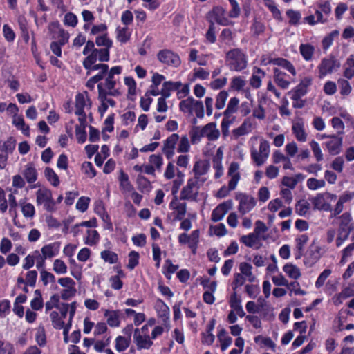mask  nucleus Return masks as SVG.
<instances>
[{"label": "nucleus", "mask_w": 354, "mask_h": 354, "mask_svg": "<svg viewBox=\"0 0 354 354\" xmlns=\"http://www.w3.org/2000/svg\"><path fill=\"white\" fill-rule=\"evenodd\" d=\"M15 146L16 140L13 137H9L2 145H0V169L6 168L8 154L13 152Z\"/></svg>", "instance_id": "423d86ee"}, {"label": "nucleus", "mask_w": 354, "mask_h": 354, "mask_svg": "<svg viewBox=\"0 0 354 354\" xmlns=\"http://www.w3.org/2000/svg\"><path fill=\"white\" fill-rule=\"evenodd\" d=\"M158 59L162 64L177 67L180 64V59L177 54L170 50H160L157 54Z\"/></svg>", "instance_id": "9b49d317"}, {"label": "nucleus", "mask_w": 354, "mask_h": 354, "mask_svg": "<svg viewBox=\"0 0 354 354\" xmlns=\"http://www.w3.org/2000/svg\"><path fill=\"white\" fill-rule=\"evenodd\" d=\"M86 105L91 106V101L88 98V93L85 91L84 93H77L75 96V107H85Z\"/></svg>", "instance_id": "4c0bfd02"}, {"label": "nucleus", "mask_w": 354, "mask_h": 354, "mask_svg": "<svg viewBox=\"0 0 354 354\" xmlns=\"http://www.w3.org/2000/svg\"><path fill=\"white\" fill-rule=\"evenodd\" d=\"M338 35L339 31L337 30H334L330 33L324 37L322 41L323 49H328L332 46L334 41V38L335 37H337Z\"/></svg>", "instance_id": "37998d69"}, {"label": "nucleus", "mask_w": 354, "mask_h": 354, "mask_svg": "<svg viewBox=\"0 0 354 354\" xmlns=\"http://www.w3.org/2000/svg\"><path fill=\"white\" fill-rule=\"evenodd\" d=\"M15 348L13 344L8 342L0 340V354H14Z\"/></svg>", "instance_id": "e2e57ef3"}, {"label": "nucleus", "mask_w": 354, "mask_h": 354, "mask_svg": "<svg viewBox=\"0 0 354 354\" xmlns=\"http://www.w3.org/2000/svg\"><path fill=\"white\" fill-rule=\"evenodd\" d=\"M82 53L86 57L91 55L100 57V54H102L103 58L105 57V55H108L106 51L98 50V48L95 47V43L91 40H88L86 42Z\"/></svg>", "instance_id": "b1692460"}, {"label": "nucleus", "mask_w": 354, "mask_h": 354, "mask_svg": "<svg viewBox=\"0 0 354 354\" xmlns=\"http://www.w3.org/2000/svg\"><path fill=\"white\" fill-rule=\"evenodd\" d=\"M217 337L221 342L222 351H225L232 344V338L227 335V331L223 328L219 330Z\"/></svg>", "instance_id": "473e14b6"}, {"label": "nucleus", "mask_w": 354, "mask_h": 354, "mask_svg": "<svg viewBox=\"0 0 354 354\" xmlns=\"http://www.w3.org/2000/svg\"><path fill=\"white\" fill-rule=\"evenodd\" d=\"M104 316L107 318V324L111 327H118L120 324V311L106 310Z\"/></svg>", "instance_id": "cd10ccee"}, {"label": "nucleus", "mask_w": 354, "mask_h": 354, "mask_svg": "<svg viewBox=\"0 0 354 354\" xmlns=\"http://www.w3.org/2000/svg\"><path fill=\"white\" fill-rule=\"evenodd\" d=\"M312 77L307 76L301 79L299 83L292 88L288 95L291 100H299L305 96L308 92V88L312 85Z\"/></svg>", "instance_id": "39448f33"}, {"label": "nucleus", "mask_w": 354, "mask_h": 354, "mask_svg": "<svg viewBox=\"0 0 354 354\" xmlns=\"http://www.w3.org/2000/svg\"><path fill=\"white\" fill-rule=\"evenodd\" d=\"M273 80L281 89H287L291 84L290 75L278 68H273Z\"/></svg>", "instance_id": "dca6fc26"}, {"label": "nucleus", "mask_w": 354, "mask_h": 354, "mask_svg": "<svg viewBox=\"0 0 354 354\" xmlns=\"http://www.w3.org/2000/svg\"><path fill=\"white\" fill-rule=\"evenodd\" d=\"M331 274V270L330 269H325L317 277L316 281H315V287L317 288H321L325 283V281L326 279L330 276Z\"/></svg>", "instance_id": "338daca9"}, {"label": "nucleus", "mask_w": 354, "mask_h": 354, "mask_svg": "<svg viewBox=\"0 0 354 354\" xmlns=\"http://www.w3.org/2000/svg\"><path fill=\"white\" fill-rule=\"evenodd\" d=\"M342 142V137L339 135L333 134L330 140L326 142L325 144L330 154L337 155L341 151Z\"/></svg>", "instance_id": "6ab92c4d"}, {"label": "nucleus", "mask_w": 354, "mask_h": 354, "mask_svg": "<svg viewBox=\"0 0 354 354\" xmlns=\"http://www.w3.org/2000/svg\"><path fill=\"white\" fill-rule=\"evenodd\" d=\"M321 248L311 244L304 255V263L309 267L315 265L321 258Z\"/></svg>", "instance_id": "ddd939ff"}, {"label": "nucleus", "mask_w": 354, "mask_h": 354, "mask_svg": "<svg viewBox=\"0 0 354 354\" xmlns=\"http://www.w3.org/2000/svg\"><path fill=\"white\" fill-rule=\"evenodd\" d=\"M340 67L339 62L333 56L324 58L318 66L319 77L323 78L327 74L331 73Z\"/></svg>", "instance_id": "0eeeda50"}, {"label": "nucleus", "mask_w": 354, "mask_h": 354, "mask_svg": "<svg viewBox=\"0 0 354 354\" xmlns=\"http://www.w3.org/2000/svg\"><path fill=\"white\" fill-rule=\"evenodd\" d=\"M98 90V100H100L101 104L98 107V111L101 114V116L104 115V113L107 111L109 105L106 102V97L110 96L108 93L105 92L102 88L101 85H97Z\"/></svg>", "instance_id": "c756f323"}, {"label": "nucleus", "mask_w": 354, "mask_h": 354, "mask_svg": "<svg viewBox=\"0 0 354 354\" xmlns=\"http://www.w3.org/2000/svg\"><path fill=\"white\" fill-rule=\"evenodd\" d=\"M258 137L252 136L248 143L250 145L251 158L256 166L260 167L266 162L269 157L270 144L268 141L261 138L259 143V150L258 151L255 147L258 145Z\"/></svg>", "instance_id": "f03ea898"}, {"label": "nucleus", "mask_w": 354, "mask_h": 354, "mask_svg": "<svg viewBox=\"0 0 354 354\" xmlns=\"http://www.w3.org/2000/svg\"><path fill=\"white\" fill-rule=\"evenodd\" d=\"M50 317L52 321L53 326L55 329H62L64 326L63 319L59 317V313L57 311H52L50 314Z\"/></svg>", "instance_id": "09e8293b"}, {"label": "nucleus", "mask_w": 354, "mask_h": 354, "mask_svg": "<svg viewBox=\"0 0 354 354\" xmlns=\"http://www.w3.org/2000/svg\"><path fill=\"white\" fill-rule=\"evenodd\" d=\"M338 84L340 89L339 93L342 95L346 96L351 93L352 88L348 80L340 79L338 80Z\"/></svg>", "instance_id": "864d4df0"}, {"label": "nucleus", "mask_w": 354, "mask_h": 354, "mask_svg": "<svg viewBox=\"0 0 354 354\" xmlns=\"http://www.w3.org/2000/svg\"><path fill=\"white\" fill-rule=\"evenodd\" d=\"M101 258L110 264L117 263L118 260V254L111 250H103L100 254Z\"/></svg>", "instance_id": "c03bdc74"}, {"label": "nucleus", "mask_w": 354, "mask_h": 354, "mask_svg": "<svg viewBox=\"0 0 354 354\" xmlns=\"http://www.w3.org/2000/svg\"><path fill=\"white\" fill-rule=\"evenodd\" d=\"M131 37V33L128 32L127 27H118L116 28V38L122 44L127 43Z\"/></svg>", "instance_id": "ea45409f"}, {"label": "nucleus", "mask_w": 354, "mask_h": 354, "mask_svg": "<svg viewBox=\"0 0 354 354\" xmlns=\"http://www.w3.org/2000/svg\"><path fill=\"white\" fill-rule=\"evenodd\" d=\"M122 71V67L120 66H116L112 67L110 70H108V73L106 75L104 82L99 83L97 85H101L102 88L110 96L117 97L120 95V92L118 89L115 88L117 79L115 75H119Z\"/></svg>", "instance_id": "7ed1b4c3"}, {"label": "nucleus", "mask_w": 354, "mask_h": 354, "mask_svg": "<svg viewBox=\"0 0 354 354\" xmlns=\"http://www.w3.org/2000/svg\"><path fill=\"white\" fill-rule=\"evenodd\" d=\"M26 180L30 183H34L37 179V171L35 169L33 163L29 162L25 166V169L22 171Z\"/></svg>", "instance_id": "393cba45"}, {"label": "nucleus", "mask_w": 354, "mask_h": 354, "mask_svg": "<svg viewBox=\"0 0 354 354\" xmlns=\"http://www.w3.org/2000/svg\"><path fill=\"white\" fill-rule=\"evenodd\" d=\"M286 14L289 19L288 23L290 26H297L300 24L301 15L299 11L288 9L286 10Z\"/></svg>", "instance_id": "f704fd0d"}, {"label": "nucleus", "mask_w": 354, "mask_h": 354, "mask_svg": "<svg viewBox=\"0 0 354 354\" xmlns=\"http://www.w3.org/2000/svg\"><path fill=\"white\" fill-rule=\"evenodd\" d=\"M239 166L236 162H232L228 169V175L231 177L229 181L230 189H234L237 183L240 178L239 174L238 172Z\"/></svg>", "instance_id": "5701e85b"}, {"label": "nucleus", "mask_w": 354, "mask_h": 354, "mask_svg": "<svg viewBox=\"0 0 354 354\" xmlns=\"http://www.w3.org/2000/svg\"><path fill=\"white\" fill-rule=\"evenodd\" d=\"M245 245L259 249L261 245L259 236L254 233L245 235Z\"/></svg>", "instance_id": "c9c22d12"}, {"label": "nucleus", "mask_w": 354, "mask_h": 354, "mask_svg": "<svg viewBox=\"0 0 354 354\" xmlns=\"http://www.w3.org/2000/svg\"><path fill=\"white\" fill-rule=\"evenodd\" d=\"M250 31L254 37H257L265 31V26L262 22L254 19Z\"/></svg>", "instance_id": "de8ad7c7"}, {"label": "nucleus", "mask_w": 354, "mask_h": 354, "mask_svg": "<svg viewBox=\"0 0 354 354\" xmlns=\"http://www.w3.org/2000/svg\"><path fill=\"white\" fill-rule=\"evenodd\" d=\"M176 87H174V84L172 82L168 81L165 82L162 85V88L160 91V94L162 95V97L168 98L171 93V91H176Z\"/></svg>", "instance_id": "13d9d810"}, {"label": "nucleus", "mask_w": 354, "mask_h": 354, "mask_svg": "<svg viewBox=\"0 0 354 354\" xmlns=\"http://www.w3.org/2000/svg\"><path fill=\"white\" fill-rule=\"evenodd\" d=\"M195 100L192 97H189L185 100H182L179 104V109L183 112H189L192 113V108Z\"/></svg>", "instance_id": "79ce46f5"}, {"label": "nucleus", "mask_w": 354, "mask_h": 354, "mask_svg": "<svg viewBox=\"0 0 354 354\" xmlns=\"http://www.w3.org/2000/svg\"><path fill=\"white\" fill-rule=\"evenodd\" d=\"M239 102V100L236 97H232L230 99L227 104V107L224 111L225 116L229 117L230 114L236 111Z\"/></svg>", "instance_id": "5fc2aeb1"}, {"label": "nucleus", "mask_w": 354, "mask_h": 354, "mask_svg": "<svg viewBox=\"0 0 354 354\" xmlns=\"http://www.w3.org/2000/svg\"><path fill=\"white\" fill-rule=\"evenodd\" d=\"M77 16L73 12H67L64 16V24L66 26L75 27L77 24Z\"/></svg>", "instance_id": "0e129e2a"}, {"label": "nucleus", "mask_w": 354, "mask_h": 354, "mask_svg": "<svg viewBox=\"0 0 354 354\" xmlns=\"http://www.w3.org/2000/svg\"><path fill=\"white\" fill-rule=\"evenodd\" d=\"M44 176L53 186L57 187L59 185V177L53 169L46 167L44 170Z\"/></svg>", "instance_id": "a19ab883"}, {"label": "nucleus", "mask_w": 354, "mask_h": 354, "mask_svg": "<svg viewBox=\"0 0 354 354\" xmlns=\"http://www.w3.org/2000/svg\"><path fill=\"white\" fill-rule=\"evenodd\" d=\"M137 184L138 186V189L144 192L145 191H149L151 188V183L148 179L142 175H138L137 177Z\"/></svg>", "instance_id": "8fccbe9b"}, {"label": "nucleus", "mask_w": 354, "mask_h": 354, "mask_svg": "<svg viewBox=\"0 0 354 354\" xmlns=\"http://www.w3.org/2000/svg\"><path fill=\"white\" fill-rule=\"evenodd\" d=\"M36 196L37 204L42 205L52 198V192L48 189H39L36 193Z\"/></svg>", "instance_id": "72a5a7b5"}, {"label": "nucleus", "mask_w": 354, "mask_h": 354, "mask_svg": "<svg viewBox=\"0 0 354 354\" xmlns=\"http://www.w3.org/2000/svg\"><path fill=\"white\" fill-rule=\"evenodd\" d=\"M299 51L302 57L306 61H310L313 58L315 47L310 44H301L299 46Z\"/></svg>", "instance_id": "2f4dec72"}, {"label": "nucleus", "mask_w": 354, "mask_h": 354, "mask_svg": "<svg viewBox=\"0 0 354 354\" xmlns=\"http://www.w3.org/2000/svg\"><path fill=\"white\" fill-rule=\"evenodd\" d=\"M232 206V201H227L218 205L212 213V220L214 222L221 221Z\"/></svg>", "instance_id": "412c9836"}, {"label": "nucleus", "mask_w": 354, "mask_h": 354, "mask_svg": "<svg viewBox=\"0 0 354 354\" xmlns=\"http://www.w3.org/2000/svg\"><path fill=\"white\" fill-rule=\"evenodd\" d=\"M21 205V212L24 217L32 218L35 214V207L31 203H25Z\"/></svg>", "instance_id": "6e6d98bb"}, {"label": "nucleus", "mask_w": 354, "mask_h": 354, "mask_svg": "<svg viewBox=\"0 0 354 354\" xmlns=\"http://www.w3.org/2000/svg\"><path fill=\"white\" fill-rule=\"evenodd\" d=\"M98 60V56H88L86 57L82 62V65L84 68L87 71L86 75H89L91 73L95 71H100L102 68L104 70L107 68V64L104 63L96 64Z\"/></svg>", "instance_id": "4468645a"}, {"label": "nucleus", "mask_w": 354, "mask_h": 354, "mask_svg": "<svg viewBox=\"0 0 354 354\" xmlns=\"http://www.w3.org/2000/svg\"><path fill=\"white\" fill-rule=\"evenodd\" d=\"M60 245V242L58 241L45 245L41 249V254L44 256V258H53L59 253Z\"/></svg>", "instance_id": "4be33fe9"}, {"label": "nucleus", "mask_w": 354, "mask_h": 354, "mask_svg": "<svg viewBox=\"0 0 354 354\" xmlns=\"http://www.w3.org/2000/svg\"><path fill=\"white\" fill-rule=\"evenodd\" d=\"M223 155V149H222L221 147H219L216 150V153L214 155V156L213 158V160H212V162H213V168L214 169H222V167H223V166H222Z\"/></svg>", "instance_id": "603ef678"}, {"label": "nucleus", "mask_w": 354, "mask_h": 354, "mask_svg": "<svg viewBox=\"0 0 354 354\" xmlns=\"http://www.w3.org/2000/svg\"><path fill=\"white\" fill-rule=\"evenodd\" d=\"M239 273L234 275V280L232 283V293L229 299V305L231 308L227 316V322L234 324L237 320V317H243V310L242 308V295L243 290V263L239 264Z\"/></svg>", "instance_id": "f257e3e1"}, {"label": "nucleus", "mask_w": 354, "mask_h": 354, "mask_svg": "<svg viewBox=\"0 0 354 354\" xmlns=\"http://www.w3.org/2000/svg\"><path fill=\"white\" fill-rule=\"evenodd\" d=\"M190 148L189 142L187 137L186 136H183L179 142L177 148L178 153H186L189 151Z\"/></svg>", "instance_id": "774afa93"}, {"label": "nucleus", "mask_w": 354, "mask_h": 354, "mask_svg": "<svg viewBox=\"0 0 354 354\" xmlns=\"http://www.w3.org/2000/svg\"><path fill=\"white\" fill-rule=\"evenodd\" d=\"M207 18L209 21H215L222 26H227L229 24V20L225 16V10L221 6L214 7L210 12H208Z\"/></svg>", "instance_id": "f8f14e48"}, {"label": "nucleus", "mask_w": 354, "mask_h": 354, "mask_svg": "<svg viewBox=\"0 0 354 354\" xmlns=\"http://www.w3.org/2000/svg\"><path fill=\"white\" fill-rule=\"evenodd\" d=\"M265 75V72L259 68L254 67L253 69L252 75L250 80V85L254 88H258L261 85V79Z\"/></svg>", "instance_id": "c85d7f7f"}, {"label": "nucleus", "mask_w": 354, "mask_h": 354, "mask_svg": "<svg viewBox=\"0 0 354 354\" xmlns=\"http://www.w3.org/2000/svg\"><path fill=\"white\" fill-rule=\"evenodd\" d=\"M17 23L21 31V36L25 43H28L30 39L29 28L27 19L24 15H19L17 17Z\"/></svg>", "instance_id": "a878e982"}, {"label": "nucleus", "mask_w": 354, "mask_h": 354, "mask_svg": "<svg viewBox=\"0 0 354 354\" xmlns=\"http://www.w3.org/2000/svg\"><path fill=\"white\" fill-rule=\"evenodd\" d=\"M324 186L325 181L324 180H318L314 178L307 180V187L311 190H316Z\"/></svg>", "instance_id": "bf43d9fd"}, {"label": "nucleus", "mask_w": 354, "mask_h": 354, "mask_svg": "<svg viewBox=\"0 0 354 354\" xmlns=\"http://www.w3.org/2000/svg\"><path fill=\"white\" fill-rule=\"evenodd\" d=\"M178 140L179 136L177 133H173L164 141L162 150L167 159L169 160L174 156V149Z\"/></svg>", "instance_id": "f3484780"}, {"label": "nucleus", "mask_w": 354, "mask_h": 354, "mask_svg": "<svg viewBox=\"0 0 354 354\" xmlns=\"http://www.w3.org/2000/svg\"><path fill=\"white\" fill-rule=\"evenodd\" d=\"M139 262V254L136 251H131L129 254V263L127 268L130 270H133L138 264Z\"/></svg>", "instance_id": "69168bd1"}, {"label": "nucleus", "mask_w": 354, "mask_h": 354, "mask_svg": "<svg viewBox=\"0 0 354 354\" xmlns=\"http://www.w3.org/2000/svg\"><path fill=\"white\" fill-rule=\"evenodd\" d=\"M129 343L130 339L123 336H118L115 339V349L118 352H122L129 346Z\"/></svg>", "instance_id": "a18cd8bd"}, {"label": "nucleus", "mask_w": 354, "mask_h": 354, "mask_svg": "<svg viewBox=\"0 0 354 354\" xmlns=\"http://www.w3.org/2000/svg\"><path fill=\"white\" fill-rule=\"evenodd\" d=\"M292 130L298 141L305 142L306 140V133L302 124L299 123L293 124Z\"/></svg>", "instance_id": "58836bf2"}, {"label": "nucleus", "mask_w": 354, "mask_h": 354, "mask_svg": "<svg viewBox=\"0 0 354 354\" xmlns=\"http://www.w3.org/2000/svg\"><path fill=\"white\" fill-rule=\"evenodd\" d=\"M209 168L208 162L205 161L199 160L194 163L193 167V172L194 174V179H197L200 182V185H202L205 181V178H201V176L205 174Z\"/></svg>", "instance_id": "aec40b11"}, {"label": "nucleus", "mask_w": 354, "mask_h": 354, "mask_svg": "<svg viewBox=\"0 0 354 354\" xmlns=\"http://www.w3.org/2000/svg\"><path fill=\"white\" fill-rule=\"evenodd\" d=\"M133 339L138 350L149 349L153 345L149 335H142L138 328L134 330Z\"/></svg>", "instance_id": "a211bd4d"}, {"label": "nucleus", "mask_w": 354, "mask_h": 354, "mask_svg": "<svg viewBox=\"0 0 354 354\" xmlns=\"http://www.w3.org/2000/svg\"><path fill=\"white\" fill-rule=\"evenodd\" d=\"M53 270L58 274H63L67 272V266L61 259H55L53 263Z\"/></svg>", "instance_id": "4d7b16f0"}, {"label": "nucleus", "mask_w": 354, "mask_h": 354, "mask_svg": "<svg viewBox=\"0 0 354 354\" xmlns=\"http://www.w3.org/2000/svg\"><path fill=\"white\" fill-rule=\"evenodd\" d=\"M59 296L57 294L53 295L50 300L46 301L45 304L46 312L52 310L53 308H59Z\"/></svg>", "instance_id": "3c124183"}, {"label": "nucleus", "mask_w": 354, "mask_h": 354, "mask_svg": "<svg viewBox=\"0 0 354 354\" xmlns=\"http://www.w3.org/2000/svg\"><path fill=\"white\" fill-rule=\"evenodd\" d=\"M87 236L85 240V243L88 245H95L100 240V234L97 230H87Z\"/></svg>", "instance_id": "49530a36"}, {"label": "nucleus", "mask_w": 354, "mask_h": 354, "mask_svg": "<svg viewBox=\"0 0 354 354\" xmlns=\"http://www.w3.org/2000/svg\"><path fill=\"white\" fill-rule=\"evenodd\" d=\"M95 44L97 46L102 47V48L98 49V50H105L108 53V55H105V57L104 58L102 56V54H100L98 61L100 62H108L110 59V48L113 45L112 40L108 37L106 33H104L102 35L96 37Z\"/></svg>", "instance_id": "9d476101"}, {"label": "nucleus", "mask_w": 354, "mask_h": 354, "mask_svg": "<svg viewBox=\"0 0 354 354\" xmlns=\"http://www.w3.org/2000/svg\"><path fill=\"white\" fill-rule=\"evenodd\" d=\"M199 183L197 179H189L187 185L180 192V199L196 201L198 193Z\"/></svg>", "instance_id": "6e6552de"}, {"label": "nucleus", "mask_w": 354, "mask_h": 354, "mask_svg": "<svg viewBox=\"0 0 354 354\" xmlns=\"http://www.w3.org/2000/svg\"><path fill=\"white\" fill-rule=\"evenodd\" d=\"M340 223L337 230L336 246L340 247L348 239L350 233L354 229V223L349 212H344L339 216Z\"/></svg>", "instance_id": "20e7f679"}, {"label": "nucleus", "mask_w": 354, "mask_h": 354, "mask_svg": "<svg viewBox=\"0 0 354 354\" xmlns=\"http://www.w3.org/2000/svg\"><path fill=\"white\" fill-rule=\"evenodd\" d=\"M40 277L44 286L55 281V275L44 269L40 271Z\"/></svg>", "instance_id": "680f3d73"}, {"label": "nucleus", "mask_w": 354, "mask_h": 354, "mask_svg": "<svg viewBox=\"0 0 354 354\" xmlns=\"http://www.w3.org/2000/svg\"><path fill=\"white\" fill-rule=\"evenodd\" d=\"M204 137H207L209 140H216L220 133L218 129H216V124L214 122H210L204 126L201 129Z\"/></svg>", "instance_id": "bb28decb"}, {"label": "nucleus", "mask_w": 354, "mask_h": 354, "mask_svg": "<svg viewBox=\"0 0 354 354\" xmlns=\"http://www.w3.org/2000/svg\"><path fill=\"white\" fill-rule=\"evenodd\" d=\"M283 270L286 272L290 278L295 280L298 279L301 277V272L299 269L292 263H286L283 267Z\"/></svg>", "instance_id": "e433bc0d"}, {"label": "nucleus", "mask_w": 354, "mask_h": 354, "mask_svg": "<svg viewBox=\"0 0 354 354\" xmlns=\"http://www.w3.org/2000/svg\"><path fill=\"white\" fill-rule=\"evenodd\" d=\"M265 65L272 64L273 65L279 66L286 71H288L293 77L297 75L296 69L292 62L283 57L271 58L267 62H265V59L262 60Z\"/></svg>", "instance_id": "2eb2a0df"}, {"label": "nucleus", "mask_w": 354, "mask_h": 354, "mask_svg": "<svg viewBox=\"0 0 354 354\" xmlns=\"http://www.w3.org/2000/svg\"><path fill=\"white\" fill-rule=\"evenodd\" d=\"M263 3L264 6L268 8V9L272 13L274 19L278 21H282L283 18L281 16V12L273 0H263Z\"/></svg>", "instance_id": "7c9ffc66"}, {"label": "nucleus", "mask_w": 354, "mask_h": 354, "mask_svg": "<svg viewBox=\"0 0 354 354\" xmlns=\"http://www.w3.org/2000/svg\"><path fill=\"white\" fill-rule=\"evenodd\" d=\"M310 145L311 147L313 154L316 158V160L317 162H320L321 160H323V154H322V150H321L319 143L317 141L313 140L310 142Z\"/></svg>", "instance_id": "052dcab7"}, {"label": "nucleus", "mask_w": 354, "mask_h": 354, "mask_svg": "<svg viewBox=\"0 0 354 354\" xmlns=\"http://www.w3.org/2000/svg\"><path fill=\"white\" fill-rule=\"evenodd\" d=\"M227 59L230 69L241 71L243 68V53L240 49H234L228 52Z\"/></svg>", "instance_id": "1a4fd4ad"}]
</instances>
